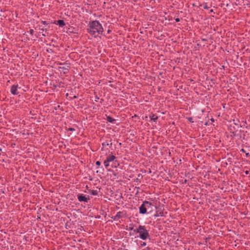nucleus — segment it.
<instances>
[{
	"instance_id": "23",
	"label": "nucleus",
	"mask_w": 250,
	"mask_h": 250,
	"mask_svg": "<svg viewBox=\"0 0 250 250\" xmlns=\"http://www.w3.org/2000/svg\"><path fill=\"white\" fill-rule=\"evenodd\" d=\"M96 166L99 167L101 165V162L100 161H98L96 162Z\"/></svg>"
},
{
	"instance_id": "8",
	"label": "nucleus",
	"mask_w": 250,
	"mask_h": 250,
	"mask_svg": "<svg viewBox=\"0 0 250 250\" xmlns=\"http://www.w3.org/2000/svg\"><path fill=\"white\" fill-rule=\"evenodd\" d=\"M147 207H146L147 213L151 212L154 209H155V206L150 202V205H147Z\"/></svg>"
},
{
	"instance_id": "42",
	"label": "nucleus",
	"mask_w": 250,
	"mask_h": 250,
	"mask_svg": "<svg viewBox=\"0 0 250 250\" xmlns=\"http://www.w3.org/2000/svg\"><path fill=\"white\" fill-rule=\"evenodd\" d=\"M181 161V159H180V160H179V162H180Z\"/></svg>"
},
{
	"instance_id": "36",
	"label": "nucleus",
	"mask_w": 250,
	"mask_h": 250,
	"mask_svg": "<svg viewBox=\"0 0 250 250\" xmlns=\"http://www.w3.org/2000/svg\"><path fill=\"white\" fill-rule=\"evenodd\" d=\"M110 142H111V140L110 141ZM112 145V143L111 142H110V143L109 144V145L110 146H111Z\"/></svg>"
},
{
	"instance_id": "32",
	"label": "nucleus",
	"mask_w": 250,
	"mask_h": 250,
	"mask_svg": "<svg viewBox=\"0 0 250 250\" xmlns=\"http://www.w3.org/2000/svg\"><path fill=\"white\" fill-rule=\"evenodd\" d=\"M111 32V31L110 29H108V30H107V33H108V34L110 33V32Z\"/></svg>"
},
{
	"instance_id": "20",
	"label": "nucleus",
	"mask_w": 250,
	"mask_h": 250,
	"mask_svg": "<svg viewBox=\"0 0 250 250\" xmlns=\"http://www.w3.org/2000/svg\"><path fill=\"white\" fill-rule=\"evenodd\" d=\"M67 131H73L75 130V129L73 127H69L68 129H67Z\"/></svg>"
},
{
	"instance_id": "37",
	"label": "nucleus",
	"mask_w": 250,
	"mask_h": 250,
	"mask_svg": "<svg viewBox=\"0 0 250 250\" xmlns=\"http://www.w3.org/2000/svg\"><path fill=\"white\" fill-rule=\"evenodd\" d=\"M77 98V96H76V95H74L73 97V99H75V98Z\"/></svg>"
},
{
	"instance_id": "14",
	"label": "nucleus",
	"mask_w": 250,
	"mask_h": 250,
	"mask_svg": "<svg viewBox=\"0 0 250 250\" xmlns=\"http://www.w3.org/2000/svg\"><path fill=\"white\" fill-rule=\"evenodd\" d=\"M113 162V164L111 166V167H117L118 166H119V164L118 163V162L116 159Z\"/></svg>"
},
{
	"instance_id": "33",
	"label": "nucleus",
	"mask_w": 250,
	"mask_h": 250,
	"mask_svg": "<svg viewBox=\"0 0 250 250\" xmlns=\"http://www.w3.org/2000/svg\"><path fill=\"white\" fill-rule=\"evenodd\" d=\"M241 152H245V149H243V148H242V149H241Z\"/></svg>"
},
{
	"instance_id": "13",
	"label": "nucleus",
	"mask_w": 250,
	"mask_h": 250,
	"mask_svg": "<svg viewBox=\"0 0 250 250\" xmlns=\"http://www.w3.org/2000/svg\"><path fill=\"white\" fill-rule=\"evenodd\" d=\"M40 30L42 31V32H44V33H42V36H44V37H45L46 36H47V30L46 28H40Z\"/></svg>"
},
{
	"instance_id": "22",
	"label": "nucleus",
	"mask_w": 250,
	"mask_h": 250,
	"mask_svg": "<svg viewBox=\"0 0 250 250\" xmlns=\"http://www.w3.org/2000/svg\"><path fill=\"white\" fill-rule=\"evenodd\" d=\"M111 218V219H113L114 220H118V218L116 217V215L115 216H112Z\"/></svg>"
},
{
	"instance_id": "35",
	"label": "nucleus",
	"mask_w": 250,
	"mask_h": 250,
	"mask_svg": "<svg viewBox=\"0 0 250 250\" xmlns=\"http://www.w3.org/2000/svg\"><path fill=\"white\" fill-rule=\"evenodd\" d=\"M104 99H101V101H100V103H102L104 102Z\"/></svg>"
},
{
	"instance_id": "44",
	"label": "nucleus",
	"mask_w": 250,
	"mask_h": 250,
	"mask_svg": "<svg viewBox=\"0 0 250 250\" xmlns=\"http://www.w3.org/2000/svg\"><path fill=\"white\" fill-rule=\"evenodd\" d=\"M119 145H120V146H121V143H119Z\"/></svg>"
},
{
	"instance_id": "29",
	"label": "nucleus",
	"mask_w": 250,
	"mask_h": 250,
	"mask_svg": "<svg viewBox=\"0 0 250 250\" xmlns=\"http://www.w3.org/2000/svg\"><path fill=\"white\" fill-rule=\"evenodd\" d=\"M129 230H133V231H134V230L135 229H134L133 227H129Z\"/></svg>"
},
{
	"instance_id": "11",
	"label": "nucleus",
	"mask_w": 250,
	"mask_h": 250,
	"mask_svg": "<svg viewBox=\"0 0 250 250\" xmlns=\"http://www.w3.org/2000/svg\"><path fill=\"white\" fill-rule=\"evenodd\" d=\"M116 157L112 154H110L106 157V160L109 162H114V160L116 159Z\"/></svg>"
},
{
	"instance_id": "40",
	"label": "nucleus",
	"mask_w": 250,
	"mask_h": 250,
	"mask_svg": "<svg viewBox=\"0 0 250 250\" xmlns=\"http://www.w3.org/2000/svg\"><path fill=\"white\" fill-rule=\"evenodd\" d=\"M210 12H213V10H212V9H211V10H210Z\"/></svg>"
},
{
	"instance_id": "1",
	"label": "nucleus",
	"mask_w": 250,
	"mask_h": 250,
	"mask_svg": "<svg viewBox=\"0 0 250 250\" xmlns=\"http://www.w3.org/2000/svg\"><path fill=\"white\" fill-rule=\"evenodd\" d=\"M86 31L91 36L96 38L99 35L103 34L104 28L99 21L95 20L89 21Z\"/></svg>"
},
{
	"instance_id": "25",
	"label": "nucleus",
	"mask_w": 250,
	"mask_h": 250,
	"mask_svg": "<svg viewBox=\"0 0 250 250\" xmlns=\"http://www.w3.org/2000/svg\"><path fill=\"white\" fill-rule=\"evenodd\" d=\"M29 33L31 35H33V33H34V30L33 29H30L29 30Z\"/></svg>"
},
{
	"instance_id": "4",
	"label": "nucleus",
	"mask_w": 250,
	"mask_h": 250,
	"mask_svg": "<svg viewBox=\"0 0 250 250\" xmlns=\"http://www.w3.org/2000/svg\"><path fill=\"white\" fill-rule=\"evenodd\" d=\"M77 198L79 202H87L88 200H89V195H83V194H78L77 195Z\"/></svg>"
},
{
	"instance_id": "12",
	"label": "nucleus",
	"mask_w": 250,
	"mask_h": 250,
	"mask_svg": "<svg viewBox=\"0 0 250 250\" xmlns=\"http://www.w3.org/2000/svg\"><path fill=\"white\" fill-rule=\"evenodd\" d=\"M106 120L107 122L112 124H115L116 121L115 119L112 118L111 117L109 116H106Z\"/></svg>"
},
{
	"instance_id": "41",
	"label": "nucleus",
	"mask_w": 250,
	"mask_h": 250,
	"mask_svg": "<svg viewBox=\"0 0 250 250\" xmlns=\"http://www.w3.org/2000/svg\"><path fill=\"white\" fill-rule=\"evenodd\" d=\"M96 99H99V98L98 97H97V96L96 97Z\"/></svg>"
},
{
	"instance_id": "9",
	"label": "nucleus",
	"mask_w": 250,
	"mask_h": 250,
	"mask_svg": "<svg viewBox=\"0 0 250 250\" xmlns=\"http://www.w3.org/2000/svg\"><path fill=\"white\" fill-rule=\"evenodd\" d=\"M53 23L58 24L60 27H63L65 24L64 21L62 20H59L57 21H54Z\"/></svg>"
},
{
	"instance_id": "17",
	"label": "nucleus",
	"mask_w": 250,
	"mask_h": 250,
	"mask_svg": "<svg viewBox=\"0 0 250 250\" xmlns=\"http://www.w3.org/2000/svg\"><path fill=\"white\" fill-rule=\"evenodd\" d=\"M139 178H143V175L141 173L138 174V178L136 179L135 181L137 182H140V180Z\"/></svg>"
},
{
	"instance_id": "19",
	"label": "nucleus",
	"mask_w": 250,
	"mask_h": 250,
	"mask_svg": "<svg viewBox=\"0 0 250 250\" xmlns=\"http://www.w3.org/2000/svg\"><path fill=\"white\" fill-rule=\"evenodd\" d=\"M109 145V143H108L107 141L103 142L102 143V146L103 147H106L107 146H108Z\"/></svg>"
},
{
	"instance_id": "28",
	"label": "nucleus",
	"mask_w": 250,
	"mask_h": 250,
	"mask_svg": "<svg viewBox=\"0 0 250 250\" xmlns=\"http://www.w3.org/2000/svg\"><path fill=\"white\" fill-rule=\"evenodd\" d=\"M188 120L189 122H192H192H193V121H192V118H189L188 119Z\"/></svg>"
},
{
	"instance_id": "10",
	"label": "nucleus",
	"mask_w": 250,
	"mask_h": 250,
	"mask_svg": "<svg viewBox=\"0 0 250 250\" xmlns=\"http://www.w3.org/2000/svg\"><path fill=\"white\" fill-rule=\"evenodd\" d=\"M149 118L150 119V121H153L155 123H156L157 120H158V116L156 114L153 113H151L149 115Z\"/></svg>"
},
{
	"instance_id": "38",
	"label": "nucleus",
	"mask_w": 250,
	"mask_h": 250,
	"mask_svg": "<svg viewBox=\"0 0 250 250\" xmlns=\"http://www.w3.org/2000/svg\"><path fill=\"white\" fill-rule=\"evenodd\" d=\"M246 157H248L249 156V153H246Z\"/></svg>"
},
{
	"instance_id": "6",
	"label": "nucleus",
	"mask_w": 250,
	"mask_h": 250,
	"mask_svg": "<svg viewBox=\"0 0 250 250\" xmlns=\"http://www.w3.org/2000/svg\"><path fill=\"white\" fill-rule=\"evenodd\" d=\"M18 88V85H12L11 87V92L13 95H16L19 94V92L17 91V89Z\"/></svg>"
},
{
	"instance_id": "3",
	"label": "nucleus",
	"mask_w": 250,
	"mask_h": 250,
	"mask_svg": "<svg viewBox=\"0 0 250 250\" xmlns=\"http://www.w3.org/2000/svg\"><path fill=\"white\" fill-rule=\"evenodd\" d=\"M147 205H150V202L147 201H145L143 202V204L139 207V213L140 214H144L146 213V207H147Z\"/></svg>"
},
{
	"instance_id": "7",
	"label": "nucleus",
	"mask_w": 250,
	"mask_h": 250,
	"mask_svg": "<svg viewBox=\"0 0 250 250\" xmlns=\"http://www.w3.org/2000/svg\"><path fill=\"white\" fill-rule=\"evenodd\" d=\"M127 217L126 215V211H119L116 214V217L118 218V219L121 218L122 217Z\"/></svg>"
},
{
	"instance_id": "18",
	"label": "nucleus",
	"mask_w": 250,
	"mask_h": 250,
	"mask_svg": "<svg viewBox=\"0 0 250 250\" xmlns=\"http://www.w3.org/2000/svg\"><path fill=\"white\" fill-rule=\"evenodd\" d=\"M60 68L62 70H65V71H64V74L67 73V72H68V69L65 68V67H60Z\"/></svg>"
},
{
	"instance_id": "24",
	"label": "nucleus",
	"mask_w": 250,
	"mask_h": 250,
	"mask_svg": "<svg viewBox=\"0 0 250 250\" xmlns=\"http://www.w3.org/2000/svg\"><path fill=\"white\" fill-rule=\"evenodd\" d=\"M146 243L144 242H142V243L140 244L141 246H145L146 245Z\"/></svg>"
},
{
	"instance_id": "43",
	"label": "nucleus",
	"mask_w": 250,
	"mask_h": 250,
	"mask_svg": "<svg viewBox=\"0 0 250 250\" xmlns=\"http://www.w3.org/2000/svg\"><path fill=\"white\" fill-rule=\"evenodd\" d=\"M173 162L174 163H175V161L174 160L173 161Z\"/></svg>"
},
{
	"instance_id": "15",
	"label": "nucleus",
	"mask_w": 250,
	"mask_h": 250,
	"mask_svg": "<svg viewBox=\"0 0 250 250\" xmlns=\"http://www.w3.org/2000/svg\"><path fill=\"white\" fill-rule=\"evenodd\" d=\"M109 162L106 159L104 160V164L106 168H107L108 167H109Z\"/></svg>"
},
{
	"instance_id": "26",
	"label": "nucleus",
	"mask_w": 250,
	"mask_h": 250,
	"mask_svg": "<svg viewBox=\"0 0 250 250\" xmlns=\"http://www.w3.org/2000/svg\"><path fill=\"white\" fill-rule=\"evenodd\" d=\"M146 250H153L152 248L148 247L146 248Z\"/></svg>"
},
{
	"instance_id": "27",
	"label": "nucleus",
	"mask_w": 250,
	"mask_h": 250,
	"mask_svg": "<svg viewBox=\"0 0 250 250\" xmlns=\"http://www.w3.org/2000/svg\"><path fill=\"white\" fill-rule=\"evenodd\" d=\"M175 20L176 22H179L180 21L179 18H176Z\"/></svg>"
},
{
	"instance_id": "31",
	"label": "nucleus",
	"mask_w": 250,
	"mask_h": 250,
	"mask_svg": "<svg viewBox=\"0 0 250 250\" xmlns=\"http://www.w3.org/2000/svg\"><path fill=\"white\" fill-rule=\"evenodd\" d=\"M204 9H208V6L207 5H205L204 6Z\"/></svg>"
},
{
	"instance_id": "16",
	"label": "nucleus",
	"mask_w": 250,
	"mask_h": 250,
	"mask_svg": "<svg viewBox=\"0 0 250 250\" xmlns=\"http://www.w3.org/2000/svg\"><path fill=\"white\" fill-rule=\"evenodd\" d=\"M90 193L93 195H97L98 194V191L96 190H91Z\"/></svg>"
},
{
	"instance_id": "39",
	"label": "nucleus",
	"mask_w": 250,
	"mask_h": 250,
	"mask_svg": "<svg viewBox=\"0 0 250 250\" xmlns=\"http://www.w3.org/2000/svg\"><path fill=\"white\" fill-rule=\"evenodd\" d=\"M178 164V162H176V164H175V166L176 167L177 166V165Z\"/></svg>"
},
{
	"instance_id": "30",
	"label": "nucleus",
	"mask_w": 250,
	"mask_h": 250,
	"mask_svg": "<svg viewBox=\"0 0 250 250\" xmlns=\"http://www.w3.org/2000/svg\"><path fill=\"white\" fill-rule=\"evenodd\" d=\"M245 173L247 175L249 174V171L248 170H246L245 171Z\"/></svg>"
},
{
	"instance_id": "34",
	"label": "nucleus",
	"mask_w": 250,
	"mask_h": 250,
	"mask_svg": "<svg viewBox=\"0 0 250 250\" xmlns=\"http://www.w3.org/2000/svg\"><path fill=\"white\" fill-rule=\"evenodd\" d=\"M67 64V63H66V62H65V63H60V65H63V64Z\"/></svg>"
},
{
	"instance_id": "2",
	"label": "nucleus",
	"mask_w": 250,
	"mask_h": 250,
	"mask_svg": "<svg viewBox=\"0 0 250 250\" xmlns=\"http://www.w3.org/2000/svg\"><path fill=\"white\" fill-rule=\"evenodd\" d=\"M134 232L139 233V237L143 240H146L149 236L148 230L144 226L139 225L137 229L134 230Z\"/></svg>"
},
{
	"instance_id": "5",
	"label": "nucleus",
	"mask_w": 250,
	"mask_h": 250,
	"mask_svg": "<svg viewBox=\"0 0 250 250\" xmlns=\"http://www.w3.org/2000/svg\"><path fill=\"white\" fill-rule=\"evenodd\" d=\"M155 209H156V213L154 216L156 217L163 216H164V211L162 210L161 208L155 207Z\"/></svg>"
},
{
	"instance_id": "21",
	"label": "nucleus",
	"mask_w": 250,
	"mask_h": 250,
	"mask_svg": "<svg viewBox=\"0 0 250 250\" xmlns=\"http://www.w3.org/2000/svg\"><path fill=\"white\" fill-rule=\"evenodd\" d=\"M41 22L44 25H47L49 24L48 22H47L46 21H42Z\"/></svg>"
}]
</instances>
